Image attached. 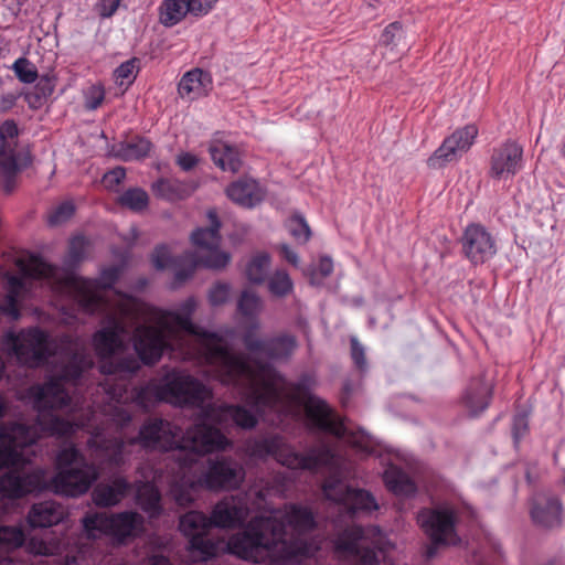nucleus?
<instances>
[{"mask_svg": "<svg viewBox=\"0 0 565 565\" xmlns=\"http://www.w3.org/2000/svg\"><path fill=\"white\" fill-rule=\"evenodd\" d=\"M195 308V299L188 298L181 305L182 312L160 311L159 322L170 332L196 337L205 362L221 383L247 387L250 403L259 409L280 412L290 404L301 405L313 428L337 438L347 435L344 424L327 402L311 394L308 376L288 382L268 362L256 358L249 362L243 354L234 353L217 332L204 330L192 322Z\"/></svg>", "mask_w": 565, "mask_h": 565, "instance_id": "nucleus-1", "label": "nucleus"}, {"mask_svg": "<svg viewBox=\"0 0 565 565\" xmlns=\"http://www.w3.org/2000/svg\"><path fill=\"white\" fill-rule=\"evenodd\" d=\"M94 366L93 359L85 352H74L58 373L51 375L42 384H33L26 395L32 401L36 417L32 424L21 423L29 429V437L35 444L43 436L70 437L76 433L79 424L54 414L73 405V396L66 385L81 390L85 374Z\"/></svg>", "mask_w": 565, "mask_h": 565, "instance_id": "nucleus-2", "label": "nucleus"}, {"mask_svg": "<svg viewBox=\"0 0 565 565\" xmlns=\"http://www.w3.org/2000/svg\"><path fill=\"white\" fill-rule=\"evenodd\" d=\"M22 461L17 466L3 467L9 469L0 477V492L8 499H22L31 493L51 490L67 498H78L85 494L99 478V468L87 460L84 454L75 446L62 448L56 455L57 472L49 482L40 469L24 472Z\"/></svg>", "mask_w": 565, "mask_h": 565, "instance_id": "nucleus-3", "label": "nucleus"}, {"mask_svg": "<svg viewBox=\"0 0 565 565\" xmlns=\"http://www.w3.org/2000/svg\"><path fill=\"white\" fill-rule=\"evenodd\" d=\"M143 305L134 297L124 296L109 317V324L96 331L93 343L99 358V371L106 377L96 385V393L105 395L103 402L125 403L128 399V379L140 369L139 361L134 355L116 358L125 345L121 334L126 324H132L143 316Z\"/></svg>", "mask_w": 565, "mask_h": 565, "instance_id": "nucleus-4", "label": "nucleus"}, {"mask_svg": "<svg viewBox=\"0 0 565 565\" xmlns=\"http://www.w3.org/2000/svg\"><path fill=\"white\" fill-rule=\"evenodd\" d=\"M130 444L146 450L185 451L182 466L190 467L199 456L225 450L231 441L220 428L205 422L195 423L183 433L180 426L168 419L150 417L142 423Z\"/></svg>", "mask_w": 565, "mask_h": 565, "instance_id": "nucleus-5", "label": "nucleus"}, {"mask_svg": "<svg viewBox=\"0 0 565 565\" xmlns=\"http://www.w3.org/2000/svg\"><path fill=\"white\" fill-rule=\"evenodd\" d=\"M242 527L228 537L226 548L230 554L244 561L259 563L264 553H274L278 548L284 561L310 558L318 551L312 541L286 540L285 522L274 514L255 515Z\"/></svg>", "mask_w": 565, "mask_h": 565, "instance_id": "nucleus-6", "label": "nucleus"}, {"mask_svg": "<svg viewBox=\"0 0 565 565\" xmlns=\"http://www.w3.org/2000/svg\"><path fill=\"white\" fill-rule=\"evenodd\" d=\"M210 220L209 227L195 230L191 235V241L198 247V252L186 250L175 260V271L172 288H179L190 279L198 267L210 269H223L231 260V255L218 249L221 243L218 221L215 211L207 212Z\"/></svg>", "mask_w": 565, "mask_h": 565, "instance_id": "nucleus-7", "label": "nucleus"}, {"mask_svg": "<svg viewBox=\"0 0 565 565\" xmlns=\"http://www.w3.org/2000/svg\"><path fill=\"white\" fill-rule=\"evenodd\" d=\"M247 451L250 457L264 460L273 457L278 463L292 470L316 472L320 468L331 467L334 463L335 454L327 445H316L306 452L297 451L288 445L279 435L258 438L247 444Z\"/></svg>", "mask_w": 565, "mask_h": 565, "instance_id": "nucleus-8", "label": "nucleus"}, {"mask_svg": "<svg viewBox=\"0 0 565 565\" xmlns=\"http://www.w3.org/2000/svg\"><path fill=\"white\" fill-rule=\"evenodd\" d=\"M118 266H110L100 271L98 278L90 279L67 273L56 281L61 289L70 292L85 313H104L109 310V302L104 292L111 289L120 276Z\"/></svg>", "mask_w": 565, "mask_h": 565, "instance_id": "nucleus-9", "label": "nucleus"}, {"mask_svg": "<svg viewBox=\"0 0 565 565\" xmlns=\"http://www.w3.org/2000/svg\"><path fill=\"white\" fill-rule=\"evenodd\" d=\"M82 525L87 539L107 536L115 544L124 545L142 533L145 520L135 511L94 512L82 519Z\"/></svg>", "mask_w": 565, "mask_h": 565, "instance_id": "nucleus-10", "label": "nucleus"}, {"mask_svg": "<svg viewBox=\"0 0 565 565\" xmlns=\"http://www.w3.org/2000/svg\"><path fill=\"white\" fill-rule=\"evenodd\" d=\"M1 344L17 361L29 367H38L54 354L50 334L40 327L23 328L15 332L9 330L1 337Z\"/></svg>", "mask_w": 565, "mask_h": 565, "instance_id": "nucleus-11", "label": "nucleus"}, {"mask_svg": "<svg viewBox=\"0 0 565 565\" xmlns=\"http://www.w3.org/2000/svg\"><path fill=\"white\" fill-rule=\"evenodd\" d=\"M18 266L22 273L21 276L7 273L6 279V297L0 310L13 320H18L21 316L20 300L28 292V279H57L58 268L46 263L38 255H31L28 260H19Z\"/></svg>", "mask_w": 565, "mask_h": 565, "instance_id": "nucleus-12", "label": "nucleus"}, {"mask_svg": "<svg viewBox=\"0 0 565 565\" xmlns=\"http://www.w3.org/2000/svg\"><path fill=\"white\" fill-rule=\"evenodd\" d=\"M417 521L430 542L426 551L428 558H431L440 546H455L460 543L457 532L460 514L455 505L424 508L418 512Z\"/></svg>", "mask_w": 565, "mask_h": 565, "instance_id": "nucleus-13", "label": "nucleus"}, {"mask_svg": "<svg viewBox=\"0 0 565 565\" xmlns=\"http://www.w3.org/2000/svg\"><path fill=\"white\" fill-rule=\"evenodd\" d=\"M381 530L377 526L350 525L334 541V551L356 565H380L377 553L382 551Z\"/></svg>", "mask_w": 565, "mask_h": 565, "instance_id": "nucleus-14", "label": "nucleus"}, {"mask_svg": "<svg viewBox=\"0 0 565 565\" xmlns=\"http://www.w3.org/2000/svg\"><path fill=\"white\" fill-rule=\"evenodd\" d=\"M18 126L13 120H6L0 126V174L3 178V191L13 192L17 186V175L31 164L29 150L17 146Z\"/></svg>", "mask_w": 565, "mask_h": 565, "instance_id": "nucleus-15", "label": "nucleus"}, {"mask_svg": "<svg viewBox=\"0 0 565 565\" xmlns=\"http://www.w3.org/2000/svg\"><path fill=\"white\" fill-rule=\"evenodd\" d=\"M166 403L179 407H203L212 398V391L200 380L173 369L162 377Z\"/></svg>", "mask_w": 565, "mask_h": 565, "instance_id": "nucleus-16", "label": "nucleus"}, {"mask_svg": "<svg viewBox=\"0 0 565 565\" xmlns=\"http://www.w3.org/2000/svg\"><path fill=\"white\" fill-rule=\"evenodd\" d=\"M211 518L201 511H189L180 518L179 529L188 540V550L201 561L218 554L221 541L210 536Z\"/></svg>", "mask_w": 565, "mask_h": 565, "instance_id": "nucleus-17", "label": "nucleus"}, {"mask_svg": "<svg viewBox=\"0 0 565 565\" xmlns=\"http://www.w3.org/2000/svg\"><path fill=\"white\" fill-rule=\"evenodd\" d=\"M177 332H170L161 326L140 324L135 329L134 348L140 361L146 365L156 364L164 351H174V341L179 340Z\"/></svg>", "mask_w": 565, "mask_h": 565, "instance_id": "nucleus-18", "label": "nucleus"}, {"mask_svg": "<svg viewBox=\"0 0 565 565\" xmlns=\"http://www.w3.org/2000/svg\"><path fill=\"white\" fill-rule=\"evenodd\" d=\"M244 471L233 459H207L206 468L198 477V484L210 491H228L239 488Z\"/></svg>", "mask_w": 565, "mask_h": 565, "instance_id": "nucleus-19", "label": "nucleus"}, {"mask_svg": "<svg viewBox=\"0 0 565 565\" xmlns=\"http://www.w3.org/2000/svg\"><path fill=\"white\" fill-rule=\"evenodd\" d=\"M242 342L252 355L264 356L269 361H286L298 347L297 339L292 334L279 333L263 339L253 329L244 332Z\"/></svg>", "mask_w": 565, "mask_h": 565, "instance_id": "nucleus-20", "label": "nucleus"}, {"mask_svg": "<svg viewBox=\"0 0 565 565\" xmlns=\"http://www.w3.org/2000/svg\"><path fill=\"white\" fill-rule=\"evenodd\" d=\"M478 132V127L473 124L456 129L427 159L428 168L443 169L448 163L459 160L472 147Z\"/></svg>", "mask_w": 565, "mask_h": 565, "instance_id": "nucleus-21", "label": "nucleus"}, {"mask_svg": "<svg viewBox=\"0 0 565 565\" xmlns=\"http://www.w3.org/2000/svg\"><path fill=\"white\" fill-rule=\"evenodd\" d=\"M29 429L18 422L0 424V470L22 461L20 449L34 445Z\"/></svg>", "mask_w": 565, "mask_h": 565, "instance_id": "nucleus-22", "label": "nucleus"}, {"mask_svg": "<svg viewBox=\"0 0 565 565\" xmlns=\"http://www.w3.org/2000/svg\"><path fill=\"white\" fill-rule=\"evenodd\" d=\"M462 253L473 264H483L497 253L493 236L487 228L477 223L469 224L461 237Z\"/></svg>", "mask_w": 565, "mask_h": 565, "instance_id": "nucleus-23", "label": "nucleus"}, {"mask_svg": "<svg viewBox=\"0 0 565 565\" xmlns=\"http://www.w3.org/2000/svg\"><path fill=\"white\" fill-rule=\"evenodd\" d=\"M489 175L497 180L509 179L523 168V148L514 140L494 147L489 161Z\"/></svg>", "mask_w": 565, "mask_h": 565, "instance_id": "nucleus-24", "label": "nucleus"}, {"mask_svg": "<svg viewBox=\"0 0 565 565\" xmlns=\"http://www.w3.org/2000/svg\"><path fill=\"white\" fill-rule=\"evenodd\" d=\"M323 492L328 499L342 503L352 514L379 509L374 495L364 489L352 488L340 482H327L323 486Z\"/></svg>", "mask_w": 565, "mask_h": 565, "instance_id": "nucleus-25", "label": "nucleus"}, {"mask_svg": "<svg viewBox=\"0 0 565 565\" xmlns=\"http://www.w3.org/2000/svg\"><path fill=\"white\" fill-rule=\"evenodd\" d=\"M217 0H162L158 7L159 22L166 28L179 24L190 13L194 17L207 14Z\"/></svg>", "mask_w": 565, "mask_h": 565, "instance_id": "nucleus-26", "label": "nucleus"}, {"mask_svg": "<svg viewBox=\"0 0 565 565\" xmlns=\"http://www.w3.org/2000/svg\"><path fill=\"white\" fill-rule=\"evenodd\" d=\"M202 413L204 418L224 428L235 425L242 429L249 430L258 424L256 415L238 404H209L203 407Z\"/></svg>", "mask_w": 565, "mask_h": 565, "instance_id": "nucleus-27", "label": "nucleus"}, {"mask_svg": "<svg viewBox=\"0 0 565 565\" xmlns=\"http://www.w3.org/2000/svg\"><path fill=\"white\" fill-rule=\"evenodd\" d=\"M494 384L486 374L471 377L460 396V405L470 417L482 414L491 404Z\"/></svg>", "mask_w": 565, "mask_h": 565, "instance_id": "nucleus-28", "label": "nucleus"}, {"mask_svg": "<svg viewBox=\"0 0 565 565\" xmlns=\"http://www.w3.org/2000/svg\"><path fill=\"white\" fill-rule=\"evenodd\" d=\"M248 514L247 502L241 497L231 495L213 507L210 518L214 527L237 529L247 523Z\"/></svg>", "mask_w": 565, "mask_h": 565, "instance_id": "nucleus-29", "label": "nucleus"}, {"mask_svg": "<svg viewBox=\"0 0 565 565\" xmlns=\"http://www.w3.org/2000/svg\"><path fill=\"white\" fill-rule=\"evenodd\" d=\"M530 515L532 522L537 526L559 527L563 522V504L558 497L541 493L532 499Z\"/></svg>", "mask_w": 565, "mask_h": 565, "instance_id": "nucleus-30", "label": "nucleus"}, {"mask_svg": "<svg viewBox=\"0 0 565 565\" xmlns=\"http://www.w3.org/2000/svg\"><path fill=\"white\" fill-rule=\"evenodd\" d=\"M131 489L132 484L127 478L118 476L109 482L97 484L92 492V499L99 508H111L119 504Z\"/></svg>", "mask_w": 565, "mask_h": 565, "instance_id": "nucleus-31", "label": "nucleus"}, {"mask_svg": "<svg viewBox=\"0 0 565 565\" xmlns=\"http://www.w3.org/2000/svg\"><path fill=\"white\" fill-rule=\"evenodd\" d=\"M211 88L212 77L210 73L201 68H193L181 77L178 93L182 99L192 102L206 96Z\"/></svg>", "mask_w": 565, "mask_h": 565, "instance_id": "nucleus-32", "label": "nucleus"}, {"mask_svg": "<svg viewBox=\"0 0 565 565\" xmlns=\"http://www.w3.org/2000/svg\"><path fill=\"white\" fill-rule=\"evenodd\" d=\"M87 446L109 467L120 468L125 463V443L120 438H100L94 436L88 439Z\"/></svg>", "mask_w": 565, "mask_h": 565, "instance_id": "nucleus-33", "label": "nucleus"}, {"mask_svg": "<svg viewBox=\"0 0 565 565\" xmlns=\"http://www.w3.org/2000/svg\"><path fill=\"white\" fill-rule=\"evenodd\" d=\"M226 194L233 202L244 207H254L265 196L259 183L250 178H242L231 183L226 189Z\"/></svg>", "mask_w": 565, "mask_h": 565, "instance_id": "nucleus-34", "label": "nucleus"}, {"mask_svg": "<svg viewBox=\"0 0 565 565\" xmlns=\"http://www.w3.org/2000/svg\"><path fill=\"white\" fill-rule=\"evenodd\" d=\"M66 511L61 503L55 501H43L34 503L29 513L28 522L31 527H51L62 522Z\"/></svg>", "mask_w": 565, "mask_h": 565, "instance_id": "nucleus-35", "label": "nucleus"}, {"mask_svg": "<svg viewBox=\"0 0 565 565\" xmlns=\"http://www.w3.org/2000/svg\"><path fill=\"white\" fill-rule=\"evenodd\" d=\"M279 520L285 522V527L290 526L292 531L298 535L295 539H299L300 535L313 531L317 526L315 515L312 511L299 504L291 503L286 507V511L282 516H277ZM300 540H302L300 537Z\"/></svg>", "mask_w": 565, "mask_h": 565, "instance_id": "nucleus-36", "label": "nucleus"}, {"mask_svg": "<svg viewBox=\"0 0 565 565\" xmlns=\"http://www.w3.org/2000/svg\"><path fill=\"white\" fill-rule=\"evenodd\" d=\"M151 190L156 198L175 202L190 196L194 191V185L175 178H160L152 183Z\"/></svg>", "mask_w": 565, "mask_h": 565, "instance_id": "nucleus-37", "label": "nucleus"}, {"mask_svg": "<svg viewBox=\"0 0 565 565\" xmlns=\"http://www.w3.org/2000/svg\"><path fill=\"white\" fill-rule=\"evenodd\" d=\"M152 148L149 139L141 136H134L130 139L115 143L111 153L122 161H135L146 158Z\"/></svg>", "mask_w": 565, "mask_h": 565, "instance_id": "nucleus-38", "label": "nucleus"}, {"mask_svg": "<svg viewBox=\"0 0 565 565\" xmlns=\"http://www.w3.org/2000/svg\"><path fill=\"white\" fill-rule=\"evenodd\" d=\"M209 151L213 162L221 170L235 173L241 169L242 160L236 147L215 140L211 142Z\"/></svg>", "mask_w": 565, "mask_h": 565, "instance_id": "nucleus-39", "label": "nucleus"}, {"mask_svg": "<svg viewBox=\"0 0 565 565\" xmlns=\"http://www.w3.org/2000/svg\"><path fill=\"white\" fill-rule=\"evenodd\" d=\"M383 480L388 491L396 495L412 497L417 491L414 480L405 471L396 467L386 469Z\"/></svg>", "mask_w": 565, "mask_h": 565, "instance_id": "nucleus-40", "label": "nucleus"}, {"mask_svg": "<svg viewBox=\"0 0 565 565\" xmlns=\"http://www.w3.org/2000/svg\"><path fill=\"white\" fill-rule=\"evenodd\" d=\"M131 399L143 409H149L160 402H166L162 381L151 380L146 385L135 387Z\"/></svg>", "mask_w": 565, "mask_h": 565, "instance_id": "nucleus-41", "label": "nucleus"}, {"mask_svg": "<svg viewBox=\"0 0 565 565\" xmlns=\"http://www.w3.org/2000/svg\"><path fill=\"white\" fill-rule=\"evenodd\" d=\"M136 501L150 518H158L162 513L161 493L150 482H145L137 489Z\"/></svg>", "mask_w": 565, "mask_h": 565, "instance_id": "nucleus-42", "label": "nucleus"}, {"mask_svg": "<svg viewBox=\"0 0 565 565\" xmlns=\"http://www.w3.org/2000/svg\"><path fill=\"white\" fill-rule=\"evenodd\" d=\"M270 265L271 257L268 253L258 252L254 254L245 266L247 280L257 286L265 284L269 277Z\"/></svg>", "mask_w": 565, "mask_h": 565, "instance_id": "nucleus-43", "label": "nucleus"}, {"mask_svg": "<svg viewBox=\"0 0 565 565\" xmlns=\"http://www.w3.org/2000/svg\"><path fill=\"white\" fill-rule=\"evenodd\" d=\"M269 294L275 298H285L292 294L294 281L286 269L274 270L266 280Z\"/></svg>", "mask_w": 565, "mask_h": 565, "instance_id": "nucleus-44", "label": "nucleus"}, {"mask_svg": "<svg viewBox=\"0 0 565 565\" xmlns=\"http://www.w3.org/2000/svg\"><path fill=\"white\" fill-rule=\"evenodd\" d=\"M117 202L134 212H141L149 204V195L141 188H130L118 198Z\"/></svg>", "mask_w": 565, "mask_h": 565, "instance_id": "nucleus-45", "label": "nucleus"}, {"mask_svg": "<svg viewBox=\"0 0 565 565\" xmlns=\"http://www.w3.org/2000/svg\"><path fill=\"white\" fill-rule=\"evenodd\" d=\"M289 234L299 243L306 244L311 238V230L301 214H294L286 221Z\"/></svg>", "mask_w": 565, "mask_h": 565, "instance_id": "nucleus-46", "label": "nucleus"}, {"mask_svg": "<svg viewBox=\"0 0 565 565\" xmlns=\"http://www.w3.org/2000/svg\"><path fill=\"white\" fill-rule=\"evenodd\" d=\"M263 302L254 291L243 290L237 301L238 312L247 318H255L262 310Z\"/></svg>", "mask_w": 565, "mask_h": 565, "instance_id": "nucleus-47", "label": "nucleus"}, {"mask_svg": "<svg viewBox=\"0 0 565 565\" xmlns=\"http://www.w3.org/2000/svg\"><path fill=\"white\" fill-rule=\"evenodd\" d=\"M87 246L88 242L84 236H74L68 244L67 254L64 260L65 265L71 268L76 267L85 258Z\"/></svg>", "mask_w": 565, "mask_h": 565, "instance_id": "nucleus-48", "label": "nucleus"}, {"mask_svg": "<svg viewBox=\"0 0 565 565\" xmlns=\"http://www.w3.org/2000/svg\"><path fill=\"white\" fill-rule=\"evenodd\" d=\"M24 543V533L20 527L0 525V548L14 550Z\"/></svg>", "mask_w": 565, "mask_h": 565, "instance_id": "nucleus-49", "label": "nucleus"}, {"mask_svg": "<svg viewBox=\"0 0 565 565\" xmlns=\"http://www.w3.org/2000/svg\"><path fill=\"white\" fill-rule=\"evenodd\" d=\"M12 70L18 79L22 83L31 84L38 79L36 67L25 57L15 60Z\"/></svg>", "mask_w": 565, "mask_h": 565, "instance_id": "nucleus-50", "label": "nucleus"}, {"mask_svg": "<svg viewBox=\"0 0 565 565\" xmlns=\"http://www.w3.org/2000/svg\"><path fill=\"white\" fill-rule=\"evenodd\" d=\"M403 39V29L399 22L388 24L380 36V44L382 46L394 50Z\"/></svg>", "mask_w": 565, "mask_h": 565, "instance_id": "nucleus-51", "label": "nucleus"}, {"mask_svg": "<svg viewBox=\"0 0 565 565\" xmlns=\"http://www.w3.org/2000/svg\"><path fill=\"white\" fill-rule=\"evenodd\" d=\"M75 212V206L71 201H65L54 207L49 214V224L52 226L60 225L70 220Z\"/></svg>", "mask_w": 565, "mask_h": 565, "instance_id": "nucleus-52", "label": "nucleus"}, {"mask_svg": "<svg viewBox=\"0 0 565 565\" xmlns=\"http://www.w3.org/2000/svg\"><path fill=\"white\" fill-rule=\"evenodd\" d=\"M105 99V89L100 85H90L84 92V106L87 110H95Z\"/></svg>", "mask_w": 565, "mask_h": 565, "instance_id": "nucleus-53", "label": "nucleus"}, {"mask_svg": "<svg viewBox=\"0 0 565 565\" xmlns=\"http://www.w3.org/2000/svg\"><path fill=\"white\" fill-rule=\"evenodd\" d=\"M333 271V262L329 256H321L317 267L310 273V282L312 285L320 284V281L329 277Z\"/></svg>", "mask_w": 565, "mask_h": 565, "instance_id": "nucleus-54", "label": "nucleus"}, {"mask_svg": "<svg viewBox=\"0 0 565 565\" xmlns=\"http://www.w3.org/2000/svg\"><path fill=\"white\" fill-rule=\"evenodd\" d=\"M135 61H127L115 70L116 83L119 86L128 87L135 79Z\"/></svg>", "mask_w": 565, "mask_h": 565, "instance_id": "nucleus-55", "label": "nucleus"}, {"mask_svg": "<svg viewBox=\"0 0 565 565\" xmlns=\"http://www.w3.org/2000/svg\"><path fill=\"white\" fill-rule=\"evenodd\" d=\"M270 490L268 488H262L258 490H249L248 495L253 497L250 499V504L254 510L256 511H269V512H277V510L271 509L269 507V502L267 500L269 495Z\"/></svg>", "mask_w": 565, "mask_h": 565, "instance_id": "nucleus-56", "label": "nucleus"}, {"mask_svg": "<svg viewBox=\"0 0 565 565\" xmlns=\"http://www.w3.org/2000/svg\"><path fill=\"white\" fill-rule=\"evenodd\" d=\"M231 287L226 282H216L209 291V301L212 306L225 303L230 297Z\"/></svg>", "mask_w": 565, "mask_h": 565, "instance_id": "nucleus-57", "label": "nucleus"}, {"mask_svg": "<svg viewBox=\"0 0 565 565\" xmlns=\"http://www.w3.org/2000/svg\"><path fill=\"white\" fill-rule=\"evenodd\" d=\"M177 259H172L170 250L166 245H159L152 253V264L157 269H164L175 264Z\"/></svg>", "mask_w": 565, "mask_h": 565, "instance_id": "nucleus-58", "label": "nucleus"}, {"mask_svg": "<svg viewBox=\"0 0 565 565\" xmlns=\"http://www.w3.org/2000/svg\"><path fill=\"white\" fill-rule=\"evenodd\" d=\"M529 420L524 413H518L513 416L512 422V436L515 444H519L521 439L527 434Z\"/></svg>", "mask_w": 565, "mask_h": 565, "instance_id": "nucleus-59", "label": "nucleus"}, {"mask_svg": "<svg viewBox=\"0 0 565 565\" xmlns=\"http://www.w3.org/2000/svg\"><path fill=\"white\" fill-rule=\"evenodd\" d=\"M351 344V358L360 371H364L366 369V358L363 345L359 342V340L354 337L350 340Z\"/></svg>", "mask_w": 565, "mask_h": 565, "instance_id": "nucleus-60", "label": "nucleus"}, {"mask_svg": "<svg viewBox=\"0 0 565 565\" xmlns=\"http://www.w3.org/2000/svg\"><path fill=\"white\" fill-rule=\"evenodd\" d=\"M126 170L122 167H117L103 177V184L106 189L115 190L125 179Z\"/></svg>", "mask_w": 565, "mask_h": 565, "instance_id": "nucleus-61", "label": "nucleus"}, {"mask_svg": "<svg viewBox=\"0 0 565 565\" xmlns=\"http://www.w3.org/2000/svg\"><path fill=\"white\" fill-rule=\"evenodd\" d=\"M55 88V79L53 76L43 75L39 78L35 86L33 87L42 97L46 99L53 94Z\"/></svg>", "mask_w": 565, "mask_h": 565, "instance_id": "nucleus-62", "label": "nucleus"}, {"mask_svg": "<svg viewBox=\"0 0 565 565\" xmlns=\"http://www.w3.org/2000/svg\"><path fill=\"white\" fill-rule=\"evenodd\" d=\"M199 160L196 156L190 152H183L178 156L177 163L183 171H191L196 164Z\"/></svg>", "mask_w": 565, "mask_h": 565, "instance_id": "nucleus-63", "label": "nucleus"}, {"mask_svg": "<svg viewBox=\"0 0 565 565\" xmlns=\"http://www.w3.org/2000/svg\"><path fill=\"white\" fill-rule=\"evenodd\" d=\"M277 249L286 262L295 267H298L299 256L288 244H280L277 246Z\"/></svg>", "mask_w": 565, "mask_h": 565, "instance_id": "nucleus-64", "label": "nucleus"}]
</instances>
